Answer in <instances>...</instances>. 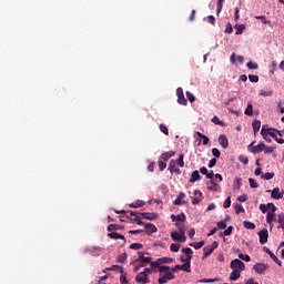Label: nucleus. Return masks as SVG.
<instances>
[{"instance_id": "nucleus-18", "label": "nucleus", "mask_w": 284, "mask_h": 284, "mask_svg": "<svg viewBox=\"0 0 284 284\" xmlns=\"http://www.w3.org/2000/svg\"><path fill=\"white\" fill-rule=\"evenodd\" d=\"M272 199H275V201H278L280 199H283V194H281V189L275 187L271 191Z\"/></svg>"}, {"instance_id": "nucleus-5", "label": "nucleus", "mask_w": 284, "mask_h": 284, "mask_svg": "<svg viewBox=\"0 0 284 284\" xmlns=\"http://www.w3.org/2000/svg\"><path fill=\"white\" fill-rule=\"evenodd\" d=\"M145 254H149V253L139 252V257L135 260V263H142L144 265V267L148 264L152 265V257L145 256Z\"/></svg>"}, {"instance_id": "nucleus-32", "label": "nucleus", "mask_w": 284, "mask_h": 284, "mask_svg": "<svg viewBox=\"0 0 284 284\" xmlns=\"http://www.w3.org/2000/svg\"><path fill=\"white\" fill-rule=\"evenodd\" d=\"M183 199H185V193L181 192L174 201V205H182Z\"/></svg>"}, {"instance_id": "nucleus-59", "label": "nucleus", "mask_w": 284, "mask_h": 284, "mask_svg": "<svg viewBox=\"0 0 284 284\" xmlns=\"http://www.w3.org/2000/svg\"><path fill=\"white\" fill-rule=\"evenodd\" d=\"M216 281H219V277H215V278H204V280H201L200 283H216Z\"/></svg>"}, {"instance_id": "nucleus-57", "label": "nucleus", "mask_w": 284, "mask_h": 284, "mask_svg": "<svg viewBox=\"0 0 284 284\" xmlns=\"http://www.w3.org/2000/svg\"><path fill=\"white\" fill-rule=\"evenodd\" d=\"M246 67L248 68V70H258V64L254 62H247Z\"/></svg>"}, {"instance_id": "nucleus-55", "label": "nucleus", "mask_w": 284, "mask_h": 284, "mask_svg": "<svg viewBox=\"0 0 284 284\" xmlns=\"http://www.w3.org/2000/svg\"><path fill=\"white\" fill-rule=\"evenodd\" d=\"M212 123H214L215 125H224L223 121H221V119H219V116H214L212 120Z\"/></svg>"}, {"instance_id": "nucleus-4", "label": "nucleus", "mask_w": 284, "mask_h": 284, "mask_svg": "<svg viewBox=\"0 0 284 284\" xmlns=\"http://www.w3.org/2000/svg\"><path fill=\"white\" fill-rule=\"evenodd\" d=\"M231 270H239V272H245V263L243 261L235 258L230 264Z\"/></svg>"}, {"instance_id": "nucleus-29", "label": "nucleus", "mask_w": 284, "mask_h": 284, "mask_svg": "<svg viewBox=\"0 0 284 284\" xmlns=\"http://www.w3.org/2000/svg\"><path fill=\"white\" fill-rule=\"evenodd\" d=\"M91 256H101V247L97 246V247H91L89 250Z\"/></svg>"}, {"instance_id": "nucleus-10", "label": "nucleus", "mask_w": 284, "mask_h": 284, "mask_svg": "<svg viewBox=\"0 0 284 284\" xmlns=\"http://www.w3.org/2000/svg\"><path fill=\"white\" fill-rule=\"evenodd\" d=\"M270 130H273V132H276L277 134H280V136H283V131H278L276 129H267L266 125H263L261 130L263 139H267V136H270Z\"/></svg>"}, {"instance_id": "nucleus-46", "label": "nucleus", "mask_w": 284, "mask_h": 284, "mask_svg": "<svg viewBox=\"0 0 284 284\" xmlns=\"http://www.w3.org/2000/svg\"><path fill=\"white\" fill-rule=\"evenodd\" d=\"M223 3H225V0H217V7H216L217 14H221V11L223 10Z\"/></svg>"}, {"instance_id": "nucleus-41", "label": "nucleus", "mask_w": 284, "mask_h": 284, "mask_svg": "<svg viewBox=\"0 0 284 284\" xmlns=\"http://www.w3.org/2000/svg\"><path fill=\"white\" fill-rule=\"evenodd\" d=\"M239 258H241L242 261H245V263H250V261H252V257H250L248 254H243V253H239Z\"/></svg>"}, {"instance_id": "nucleus-42", "label": "nucleus", "mask_w": 284, "mask_h": 284, "mask_svg": "<svg viewBox=\"0 0 284 284\" xmlns=\"http://www.w3.org/2000/svg\"><path fill=\"white\" fill-rule=\"evenodd\" d=\"M160 132H162V134H165V136L170 135V130L165 124H160Z\"/></svg>"}, {"instance_id": "nucleus-54", "label": "nucleus", "mask_w": 284, "mask_h": 284, "mask_svg": "<svg viewBox=\"0 0 284 284\" xmlns=\"http://www.w3.org/2000/svg\"><path fill=\"white\" fill-rule=\"evenodd\" d=\"M186 98L189 99V101L191 103H194L196 101V98L194 97V94L190 91H186Z\"/></svg>"}, {"instance_id": "nucleus-22", "label": "nucleus", "mask_w": 284, "mask_h": 284, "mask_svg": "<svg viewBox=\"0 0 284 284\" xmlns=\"http://www.w3.org/2000/svg\"><path fill=\"white\" fill-rule=\"evenodd\" d=\"M241 278V271L233 270L230 274V281H239Z\"/></svg>"}, {"instance_id": "nucleus-63", "label": "nucleus", "mask_w": 284, "mask_h": 284, "mask_svg": "<svg viewBox=\"0 0 284 284\" xmlns=\"http://www.w3.org/2000/svg\"><path fill=\"white\" fill-rule=\"evenodd\" d=\"M266 209L268 210V212H276V205H274V203H268L266 205Z\"/></svg>"}, {"instance_id": "nucleus-9", "label": "nucleus", "mask_w": 284, "mask_h": 284, "mask_svg": "<svg viewBox=\"0 0 284 284\" xmlns=\"http://www.w3.org/2000/svg\"><path fill=\"white\" fill-rule=\"evenodd\" d=\"M258 236L261 245H265V243H267V239H270V232L267 231V229H263L258 232Z\"/></svg>"}, {"instance_id": "nucleus-56", "label": "nucleus", "mask_w": 284, "mask_h": 284, "mask_svg": "<svg viewBox=\"0 0 284 284\" xmlns=\"http://www.w3.org/2000/svg\"><path fill=\"white\" fill-rule=\"evenodd\" d=\"M231 205H232V197L229 196V197L224 201L223 207H224L225 210H227V207H231Z\"/></svg>"}, {"instance_id": "nucleus-36", "label": "nucleus", "mask_w": 284, "mask_h": 284, "mask_svg": "<svg viewBox=\"0 0 284 284\" xmlns=\"http://www.w3.org/2000/svg\"><path fill=\"white\" fill-rule=\"evenodd\" d=\"M203 245H205V241L194 242V243L190 244V246L194 247V250H201V247H203Z\"/></svg>"}, {"instance_id": "nucleus-58", "label": "nucleus", "mask_w": 284, "mask_h": 284, "mask_svg": "<svg viewBox=\"0 0 284 284\" xmlns=\"http://www.w3.org/2000/svg\"><path fill=\"white\" fill-rule=\"evenodd\" d=\"M106 230L108 232H114V230H121V226L116 224H110Z\"/></svg>"}, {"instance_id": "nucleus-61", "label": "nucleus", "mask_w": 284, "mask_h": 284, "mask_svg": "<svg viewBox=\"0 0 284 284\" xmlns=\"http://www.w3.org/2000/svg\"><path fill=\"white\" fill-rule=\"evenodd\" d=\"M219 230H225L227 227V223L225 221L217 222Z\"/></svg>"}, {"instance_id": "nucleus-40", "label": "nucleus", "mask_w": 284, "mask_h": 284, "mask_svg": "<svg viewBox=\"0 0 284 284\" xmlns=\"http://www.w3.org/2000/svg\"><path fill=\"white\" fill-rule=\"evenodd\" d=\"M183 159H184V155L180 154L179 159L175 160L179 168H184L185 166V162L183 161Z\"/></svg>"}, {"instance_id": "nucleus-37", "label": "nucleus", "mask_w": 284, "mask_h": 284, "mask_svg": "<svg viewBox=\"0 0 284 284\" xmlns=\"http://www.w3.org/2000/svg\"><path fill=\"white\" fill-rule=\"evenodd\" d=\"M243 225H244L245 230H256V224H254L250 221H244Z\"/></svg>"}, {"instance_id": "nucleus-28", "label": "nucleus", "mask_w": 284, "mask_h": 284, "mask_svg": "<svg viewBox=\"0 0 284 284\" xmlns=\"http://www.w3.org/2000/svg\"><path fill=\"white\" fill-rule=\"evenodd\" d=\"M196 181H201V173L193 171L191 174V183H196Z\"/></svg>"}, {"instance_id": "nucleus-49", "label": "nucleus", "mask_w": 284, "mask_h": 284, "mask_svg": "<svg viewBox=\"0 0 284 284\" xmlns=\"http://www.w3.org/2000/svg\"><path fill=\"white\" fill-rule=\"evenodd\" d=\"M248 183H250V187H252L253 190H256V187H258V183L256 182V180L252 178L248 179Z\"/></svg>"}, {"instance_id": "nucleus-13", "label": "nucleus", "mask_w": 284, "mask_h": 284, "mask_svg": "<svg viewBox=\"0 0 284 284\" xmlns=\"http://www.w3.org/2000/svg\"><path fill=\"white\" fill-rule=\"evenodd\" d=\"M254 272H256V274H265V271L267 270V265L264 263H256L253 266Z\"/></svg>"}, {"instance_id": "nucleus-31", "label": "nucleus", "mask_w": 284, "mask_h": 284, "mask_svg": "<svg viewBox=\"0 0 284 284\" xmlns=\"http://www.w3.org/2000/svg\"><path fill=\"white\" fill-rule=\"evenodd\" d=\"M175 226L178 227L180 234H185V222H175Z\"/></svg>"}, {"instance_id": "nucleus-8", "label": "nucleus", "mask_w": 284, "mask_h": 284, "mask_svg": "<svg viewBox=\"0 0 284 284\" xmlns=\"http://www.w3.org/2000/svg\"><path fill=\"white\" fill-rule=\"evenodd\" d=\"M179 164H176L175 160H171L170 164H169V172H171V174H176L178 176L181 175V169H178Z\"/></svg>"}, {"instance_id": "nucleus-38", "label": "nucleus", "mask_w": 284, "mask_h": 284, "mask_svg": "<svg viewBox=\"0 0 284 284\" xmlns=\"http://www.w3.org/2000/svg\"><path fill=\"white\" fill-rule=\"evenodd\" d=\"M143 205H145V202H143V200H136L135 202L130 204V207H143Z\"/></svg>"}, {"instance_id": "nucleus-20", "label": "nucleus", "mask_w": 284, "mask_h": 284, "mask_svg": "<svg viewBox=\"0 0 284 284\" xmlns=\"http://www.w3.org/2000/svg\"><path fill=\"white\" fill-rule=\"evenodd\" d=\"M274 221H276V213L273 211H268L266 215V223H268V225H272Z\"/></svg>"}, {"instance_id": "nucleus-25", "label": "nucleus", "mask_w": 284, "mask_h": 284, "mask_svg": "<svg viewBox=\"0 0 284 284\" xmlns=\"http://www.w3.org/2000/svg\"><path fill=\"white\" fill-rule=\"evenodd\" d=\"M196 136H199V139H202V143L203 145H207V143H210V138H207L205 134L196 131L195 132Z\"/></svg>"}, {"instance_id": "nucleus-44", "label": "nucleus", "mask_w": 284, "mask_h": 284, "mask_svg": "<svg viewBox=\"0 0 284 284\" xmlns=\"http://www.w3.org/2000/svg\"><path fill=\"white\" fill-rule=\"evenodd\" d=\"M204 21H207V23H211V26L216 24V18H214V16H207L206 18H204Z\"/></svg>"}, {"instance_id": "nucleus-39", "label": "nucleus", "mask_w": 284, "mask_h": 284, "mask_svg": "<svg viewBox=\"0 0 284 284\" xmlns=\"http://www.w3.org/2000/svg\"><path fill=\"white\" fill-rule=\"evenodd\" d=\"M109 270V272H119L120 274H123V268L120 265H113Z\"/></svg>"}, {"instance_id": "nucleus-11", "label": "nucleus", "mask_w": 284, "mask_h": 284, "mask_svg": "<svg viewBox=\"0 0 284 284\" xmlns=\"http://www.w3.org/2000/svg\"><path fill=\"white\" fill-rule=\"evenodd\" d=\"M263 251L266 252V254H268V256H271L272 261H274V263H276V265H278L280 267H283V262H281V260H278L267 246H264Z\"/></svg>"}, {"instance_id": "nucleus-30", "label": "nucleus", "mask_w": 284, "mask_h": 284, "mask_svg": "<svg viewBox=\"0 0 284 284\" xmlns=\"http://www.w3.org/2000/svg\"><path fill=\"white\" fill-rule=\"evenodd\" d=\"M255 19L262 21L264 26H272V21L267 20L265 16H256Z\"/></svg>"}, {"instance_id": "nucleus-27", "label": "nucleus", "mask_w": 284, "mask_h": 284, "mask_svg": "<svg viewBox=\"0 0 284 284\" xmlns=\"http://www.w3.org/2000/svg\"><path fill=\"white\" fill-rule=\"evenodd\" d=\"M268 135H271L272 139H274L276 141V143H280V145H283L284 139L278 138V135L276 134V131L275 132L270 131Z\"/></svg>"}, {"instance_id": "nucleus-43", "label": "nucleus", "mask_w": 284, "mask_h": 284, "mask_svg": "<svg viewBox=\"0 0 284 284\" xmlns=\"http://www.w3.org/2000/svg\"><path fill=\"white\" fill-rule=\"evenodd\" d=\"M235 34H243L245 32V24L235 26Z\"/></svg>"}, {"instance_id": "nucleus-34", "label": "nucleus", "mask_w": 284, "mask_h": 284, "mask_svg": "<svg viewBox=\"0 0 284 284\" xmlns=\"http://www.w3.org/2000/svg\"><path fill=\"white\" fill-rule=\"evenodd\" d=\"M158 168H159L160 172H163L165 170V168H168V162H164V160L159 158Z\"/></svg>"}, {"instance_id": "nucleus-16", "label": "nucleus", "mask_w": 284, "mask_h": 284, "mask_svg": "<svg viewBox=\"0 0 284 284\" xmlns=\"http://www.w3.org/2000/svg\"><path fill=\"white\" fill-rule=\"evenodd\" d=\"M176 154V152L174 151H168V152H164L160 155V159L162 161H164L165 163H168V161H170V159H172V156H174Z\"/></svg>"}, {"instance_id": "nucleus-64", "label": "nucleus", "mask_w": 284, "mask_h": 284, "mask_svg": "<svg viewBox=\"0 0 284 284\" xmlns=\"http://www.w3.org/2000/svg\"><path fill=\"white\" fill-rule=\"evenodd\" d=\"M277 223L281 225L284 223V213H280L277 216Z\"/></svg>"}, {"instance_id": "nucleus-6", "label": "nucleus", "mask_w": 284, "mask_h": 284, "mask_svg": "<svg viewBox=\"0 0 284 284\" xmlns=\"http://www.w3.org/2000/svg\"><path fill=\"white\" fill-rule=\"evenodd\" d=\"M254 143L256 142H252L248 145V150L250 152H252V154H261V152H263L264 148H265V143L261 142L260 144L254 146Z\"/></svg>"}, {"instance_id": "nucleus-35", "label": "nucleus", "mask_w": 284, "mask_h": 284, "mask_svg": "<svg viewBox=\"0 0 284 284\" xmlns=\"http://www.w3.org/2000/svg\"><path fill=\"white\" fill-rule=\"evenodd\" d=\"M252 128H253L254 134H256V132H258V130H261V121L260 120L253 121Z\"/></svg>"}, {"instance_id": "nucleus-62", "label": "nucleus", "mask_w": 284, "mask_h": 284, "mask_svg": "<svg viewBox=\"0 0 284 284\" xmlns=\"http://www.w3.org/2000/svg\"><path fill=\"white\" fill-rule=\"evenodd\" d=\"M272 94H273L272 91H265V90L260 91V97H272Z\"/></svg>"}, {"instance_id": "nucleus-52", "label": "nucleus", "mask_w": 284, "mask_h": 284, "mask_svg": "<svg viewBox=\"0 0 284 284\" xmlns=\"http://www.w3.org/2000/svg\"><path fill=\"white\" fill-rule=\"evenodd\" d=\"M130 250H143V244H141V243H132L130 245Z\"/></svg>"}, {"instance_id": "nucleus-7", "label": "nucleus", "mask_w": 284, "mask_h": 284, "mask_svg": "<svg viewBox=\"0 0 284 284\" xmlns=\"http://www.w3.org/2000/svg\"><path fill=\"white\" fill-rule=\"evenodd\" d=\"M181 262L184 263L182 265H180V270L182 272H192V260H183V256L181 257Z\"/></svg>"}, {"instance_id": "nucleus-19", "label": "nucleus", "mask_w": 284, "mask_h": 284, "mask_svg": "<svg viewBox=\"0 0 284 284\" xmlns=\"http://www.w3.org/2000/svg\"><path fill=\"white\" fill-rule=\"evenodd\" d=\"M141 215L146 221H156V219H159V213H141Z\"/></svg>"}, {"instance_id": "nucleus-17", "label": "nucleus", "mask_w": 284, "mask_h": 284, "mask_svg": "<svg viewBox=\"0 0 284 284\" xmlns=\"http://www.w3.org/2000/svg\"><path fill=\"white\" fill-rule=\"evenodd\" d=\"M171 217H172V221L175 223H185V220H186L185 213L171 215Z\"/></svg>"}, {"instance_id": "nucleus-50", "label": "nucleus", "mask_w": 284, "mask_h": 284, "mask_svg": "<svg viewBox=\"0 0 284 284\" xmlns=\"http://www.w3.org/2000/svg\"><path fill=\"white\" fill-rule=\"evenodd\" d=\"M262 179H263L264 181H272V179H274V173L267 172V173H265V174L262 175Z\"/></svg>"}, {"instance_id": "nucleus-15", "label": "nucleus", "mask_w": 284, "mask_h": 284, "mask_svg": "<svg viewBox=\"0 0 284 284\" xmlns=\"http://www.w3.org/2000/svg\"><path fill=\"white\" fill-rule=\"evenodd\" d=\"M219 143L220 145L224 149L227 150V148H230V140L227 139V135L225 134H221L219 136Z\"/></svg>"}, {"instance_id": "nucleus-2", "label": "nucleus", "mask_w": 284, "mask_h": 284, "mask_svg": "<svg viewBox=\"0 0 284 284\" xmlns=\"http://www.w3.org/2000/svg\"><path fill=\"white\" fill-rule=\"evenodd\" d=\"M174 258L172 257H160L155 262H151V268L153 270L154 274H156L158 270H161L163 267L162 265H170V263H173Z\"/></svg>"}, {"instance_id": "nucleus-51", "label": "nucleus", "mask_w": 284, "mask_h": 284, "mask_svg": "<svg viewBox=\"0 0 284 284\" xmlns=\"http://www.w3.org/2000/svg\"><path fill=\"white\" fill-rule=\"evenodd\" d=\"M178 103H180V105H187V100L185 99V95L178 97Z\"/></svg>"}, {"instance_id": "nucleus-24", "label": "nucleus", "mask_w": 284, "mask_h": 284, "mask_svg": "<svg viewBox=\"0 0 284 284\" xmlns=\"http://www.w3.org/2000/svg\"><path fill=\"white\" fill-rule=\"evenodd\" d=\"M144 227H145L146 232H149V234L156 233V226L152 223L144 224Z\"/></svg>"}, {"instance_id": "nucleus-47", "label": "nucleus", "mask_w": 284, "mask_h": 284, "mask_svg": "<svg viewBox=\"0 0 284 284\" xmlns=\"http://www.w3.org/2000/svg\"><path fill=\"white\" fill-rule=\"evenodd\" d=\"M209 190H211L212 192H217L219 184H216V182H214V180H211V186H209Z\"/></svg>"}, {"instance_id": "nucleus-12", "label": "nucleus", "mask_w": 284, "mask_h": 284, "mask_svg": "<svg viewBox=\"0 0 284 284\" xmlns=\"http://www.w3.org/2000/svg\"><path fill=\"white\" fill-rule=\"evenodd\" d=\"M171 239L172 241H179L180 243H185V241H187V237H185V234L178 233V232H172Z\"/></svg>"}, {"instance_id": "nucleus-23", "label": "nucleus", "mask_w": 284, "mask_h": 284, "mask_svg": "<svg viewBox=\"0 0 284 284\" xmlns=\"http://www.w3.org/2000/svg\"><path fill=\"white\" fill-rule=\"evenodd\" d=\"M108 236H109L110 239H114L115 241H118L119 239H120L121 241H125V236H124V235H121V234L118 233V232H111V233L108 234Z\"/></svg>"}, {"instance_id": "nucleus-53", "label": "nucleus", "mask_w": 284, "mask_h": 284, "mask_svg": "<svg viewBox=\"0 0 284 284\" xmlns=\"http://www.w3.org/2000/svg\"><path fill=\"white\" fill-rule=\"evenodd\" d=\"M239 161L240 163H243V165H247V163H250V160L245 155H240Z\"/></svg>"}, {"instance_id": "nucleus-21", "label": "nucleus", "mask_w": 284, "mask_h": 284, "mask_svg": "<svg viewBox=\"0 0 284 284\" xmlns=\"http://www.w3.org/2000/svg\"><path fill=\"white\" fill-rule=\"evenodd\" d=\"M135 281L136 283H144V284L149 283L148 276L143 272L136 275Z\"/></svg>"}, {"instance_id": "nucleus-3", "label": "nucleus", "mask_w": 284, "mask_h": 284, "mask_svg": "<svg viewBox=\"0 0 284 284\" xmlns=\"http://www.w3.org/2000/svg\"><path fill=\"white\" fill-rule=\"evenodd\" d=\"M216 247H219V242L214 241L211 245H207L203 248V261H205V258H207V256H210L211 254L214 253V251L216 250Z\"/></svg>"}, {"instance_id": "nucleus-14", "label": "nucleus", "mask_w": 284, "mask_h": 284, "mask_svg": "<svg viewBox=\"0 0 284 284\" xmlns=\"http://www.w3.org/2000/svg\"><path fill=\"white\" fill-rule=\"evenodd\" d=\"M203 201V193L201 191L195 190L194 196L192 197V204L199 205Z\"/></svg>"}, {"instance_id": "nucleus-26", "label": "nucleus", "mask_w": 284, "mask_h": 284, "mask_svg": "<svg viewBox=\"0 0 284 284\" xmlns=\"http://www.w3.org/2000/svg\"><path fill=\"white\" fill-rule=\"evenodd\" d=\"M182 252H183V254L186 255V260H187V261H192V255L194 254V252L192 251V248H190V247H184V248H182Z\"/></svg>"}, {"instance_id": "nucleus-60", "label": "nucleus", "mask_w": 284, "mask_h": 284, "mask_svg": "<svg viewBox=\"0 0 284 284\" xmlns=\"http://www.w3.org/2000/svg\"><path fill=\"white\" fill-rule=\"evenodd\" d=\"M232 32H234V29L232 28V23H227L225 27V33L232 34Z\"/></svg>"}, {"instance_id": "nucleus-33", "label": "nucleus", "mask_w": 284, "mask_h": 284, "mask_svg": "<svg viewBox=\"0 0 284 284\" xmlns=\"http://www.w3.org/2000/svg\"><path fill=\"white\" fill-rule=\"evenodd\" d=\"M244 114H246V116H252L254 114V106L252 105V103H248Z\"/></svg>"}, {"instance_id": "nucleus-45", "label": "nucleus", "mask_w": 284, "mask_h": 284, "mask_svg": "<svg viewBox=\"0 0 284 284\" xmlns=\"http://www.w3.org/2000/svg\"><path fill=\"white\" fill-rule=\"evenodd\" d=\"M234 209H235V214L245 213V207H243V205L241 204H236Z\"/></svg>"}, {"instance_id": "nucleus-1", "label": "nucleus", "mask_w": 284, "mask_h": 284, "mask_svg": "<svg viewBox=\"0 0 284 284\" xmlns=\"http://www.w3.org/2000/svg\"><path fill=\"white\" fill-rule=\"evenodd\" d=\"M158 271L160 272V277L158 280L159 284L170 283V281H174L176 278L174 273L170 272V266L168 265H162Z\"/></svg>"}, {"instance_id": "nucleus-48", "label": "nucleus", "mask_w": 284, "mask_h": 284, "mask_svg": "<svg viewBox=\"0 0 284 284\" xmlns=\"http://www.w3.org/2000/svg\"><path fill=\"white\" fill-rule=\"evenodd\" d=\"M171 252H179L181 250V244L179 243H172L170 246Z\"/></svg>"}]
</instances>
